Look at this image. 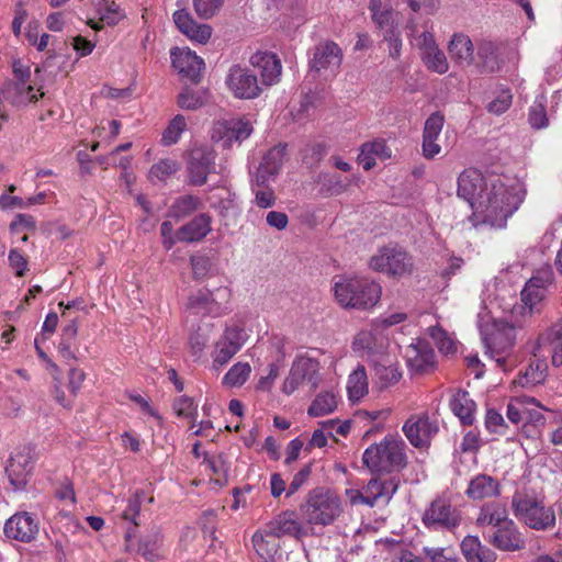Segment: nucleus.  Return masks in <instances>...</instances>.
<instances>
[{"label":"nucleus","instance_id":"f257e3e1","mask_svg":"<svg viewBox=\"0 0 562 562\" xmlns=\"http://www.w3.org/2000/svg\"><path fill=\"white\" fill-rule=\"evenodd\" d=\"M521 201V196L514 189L507 188L499 180H494L491 181L487 191L479 198V205L474 212L481 214L484 222L492 226L502 227L519 207Z\"/></svg>","mask_w":562,"mask_h":562},{"label":"nucleus","instance_id":"f03ea898","mask_svg":"<svg viewBox=\"0 0 562 562\" xmlns=\"http://www.w3.org/2000/svg\"><path fill=\"white\" fill-rule=\"evenodd\" d=\"M406 443L387 435L379 443H372L362 456V462L373 475L391 474L407 465Z\"/></svg>","mask_w":562,"mask_h":562},{"label":"nucleus","instance_id":"7ed1b4c3","mask_svg":"<svg viewBox=\"0 0 562 562\" xmlns=\"http://www.w3.org/2000/svg\"><path fill=\"white\" fill-rule=\"evenodd\" d=\"M302 518L310 525L328 526L342 513V502L337 493L326 487H315L308 492L300 506Z\"/></svg>","mask_w":562,"mask_h":562},{"label":"nucleus","instance_id":"20e7f679","mask_svg":"<svg viewBox=\"0 0 562 562\" xmlns=\"http://www.w3.org/2000/svg\"><path fill=\"white\" fill-rule=\"evenodd\" d=\"M334 292L342 307L366 310L379 302L381 285L366 278H351L336 282Z\"/></svg>","mask_w":562,"mask_h":562},{"label":"nucleus","instance_id":"39448f33","mask_svg":"<svg viewBox=\"0 0 562 562\" xmlns=\"http://www.w3.org/2000/svg\"><path fill=\"white\" fill-rule=\"evenodd\" d=\"M512 509L514 516L531 529L547 530L555 525L554 510L531 494L516 492L512 498Z\"/></svg>","mask_w":562,"mask_h":562},{"label":"nucleus","instance_id":"423d86ee","mask_svg":"<svg viewBox=\"0 0 562 562\" xmlns=\"http://www.w3.org/2000/svg\"><path fill=\"white\" fill-rule=\"evenodd\" d=\"M369 265L374 271L403 277L413 272L414 259L404 248L397 245H387L371 257Z\"/></svg>","mask_w":562,"mask_h":562},{"label":"nucleus","instance_id":"0eeeda50","mask_svg":"<svg viewBox=\"0 0 562 562\" xmlns=\"http://www.w3.org/2000/svg\"><path fill=\"white\" fill-rule=\"evenodd\" d=\"M486 352L495 358L498 366L505 362L506 353L515 344V327L504 321H495L481 330Z\"/></svg>","mask_w":562,"mask_h":562},{"label":"nucleus","instance_id":"6e6552de","mask_svg":"<svg viewBox=\"0 0 562 562\" xmlns=\"http://www.w3.org/2000/svg\"><path fill=\"white\" fill-rule=\"evenodd\" d=\"M319 369L321 366L316 359L310 357L296 358L283 382L282 391L290 395L304 382L310 385L312 391L316 390L322 380Z\"/></svg>","mask_w":562,"mask_h":562},{"label":"nucleus","instance_id":"1a4fd4ad","mask_svg":"<svg viewBox=\"0 0 562 562\" xmlns=\"http://www.w3.org/2000/svg\"><path fill=\"white\" fill-rule=\"evenodd\" d=\"M216 153L207 147H195L190 151L188 159L189 183L192 186H203L207 181V176L215 171Z\"/></svg>","mask_w":562,"mask_h":562},{"label":"nucleus","instance_id":"9d476101","mask_svg":"<svg viewBox=\"0 0 562 562\" xmlns=\"http://www.w3.org/2000/svg\"><path fill=\"white\" fill-rule=\"evenodd\" d=\"M252 132L249 121L243 119L218 120L213 124L211 137L222 146L229 148L234 143H241Z\"/></svg>","mask_w":562,"mask_h":562},{"label":"nucleus","instance_id":"9b49d317","mask_svg":"<svg viewBox=\"0 0 562 562\" xmlns=\"http://www.w3.org/2000/svg\"><path fill=\"white\" fill-rule=\"evenodd\" d=\"M225 82L237 99H255L261 93L257 76L239 65L231 67Z\"/></svg>","mask_w":562,"mask_h":562},{"label":"nucleus","instance_id":"f8f14e48","mask_svg":"<svg viewBox=\"0 0 562 562\" xmlns=\"http://www.w3.org/2000/svg\"><path fill=\"white\" fill-rule=\"evenodd\" d=\"M438 430L437 423L431 422L427 413L412 415L403 425V432L415 448H428Z\"/></svg>","mask_w":562,"mask_h":562},{"label":"nucleus","instance_id":"ddd939ff","mask_svg":"<svg viewBox=\"0 0 562 562\" xmlns=\"http://www.w3.org/2000/svg\"><path fill=\"white\" fill-rule=\"evenodd\" d=\"M423 522L428 528H442L452 530L461 522V515L457 508L443 498L432 501L423 515Z\"/></svg>","mask_w":562,"mask_h":562},{"label":"nucleus","instance_id":"4468645a","mask_svg":"<svg viewBox=\"0 0 562 562\" xmlns=\"http://www.w3.org/2000/svg\"><path fill=\"white\" fill-rule=\"evenodd\" d=\"M34 448L31 445H25L16 449L15 453L11 456L5 472L9 476L10 483L15 488H22L27 483V477L33 470Z\"/></svg>","mask_w":562,"mask_h":562},{"label":"nucleus","instance_id":"2eb2a0df","mask_svg":"<svg viewBox=\"0 0 562 562\" xmlns=\"http://www.w3.org/2000/svg\"><path fill=\"white\" fill-rule=\"evenodd\" d=\"M341 61V48L333 41H324L314 46L310 68L317 74L322 71L336 74L340 68Z\"/></svg>","mask_w":562,"mask_h":562},{"label":"nucleus","instance_id":"dca6fc26","mask_svg":"<svg viewBox=\"0 0 562 562\" xmlns=\"http://www.w3.org/2000/svg\"><path fill=\"white\" fill-rule=\"evenodd\" d=\"M171 64L178 70L182 79L189 80L193 85L201 81L204 61L190 49L173 47L170 50Z\"/></svg>","mask_w":562,"mask_h":562},{"label":"nucleus","instance_id":"f3484780","mask_svg":"<svg viewBox=\"0 0 562 562\" xmlns=\"http://www.w3.org/2000/svg\"><path fill=\"white\" fill-rule=\"evenodd\" d=\"M3 531L9 539L30 542L38 533V521L27 512L16 513L5 521Z\"/></svg>","mask_w":562,"mask_h":562},{"label":"nucleus","instance_id":"a211bd4d","mask_svg":"<svg viewBox=\"0 0 562 562\" xmlns=\"http://www.w3.org/2000/svg\"><path fill=\"white\" fill-rule=\"evenodd\" d=\"M490 188L481 172L475 169L464 170L458 178V195L469 202L473 211L477 207L479 198Z\"/></svg>","mask_w":562,"mask_h":562},{"label":"nucleus","instance_id":"6ab92c4d","mask_svg":"<svg viewBox=\"0 0 562 562\" xmlns=\"http://www.w3.org/2000/svg\"><path fill=\"white\" fill-rule=\"evenodd\" d=\"M244 330L239 327H227L223 336L216 341L213 353V366L220 368L226 364L241 348Z\"/></svg>","mask_w":562,"mask_h":562},{"label":"nucleus","instance_id":"aec40b11","mask_svg":"<svg viewBox=\"0 0 562 562\" xmlns=\"http://www.w3.org/2000/svg\"><path fill=\"white\" fill-rule=\"evenodd\" d=\"M406 363L412 373L425 374L435 367V352L425 340H417L406 349Z\"/></svg>","mask_w":562,"mask_h":562},{"label":"nucleus","instance_id":"412c9836","mask_svg":"<svg viewBox=\"0 0 562 562\" xmlns=\"http://www.w3.org/2000/svg\"><path fill=\"white\" fill-rule=\"evenodd\" d=\"M490 542L502 551H518L525 548V540L512 519L497 527Z\"/></svg>","mask_w":562,"mask_h":562},{"label":"nucleus","instance_id":"4be33fe9","mask_svg":"<svg viewBox=\"0 0 562 562\" xmlns=\"http://www.w3.org/2000/svg\"><path fill=\"white\" fill-rule=\"evenodd\" d=\"M173 21L182 34L198 43L205 44L212 35V27L195 22L186 9L177 10L173 13Z\"/></svg>","mask_w":562,"mask_h":562},{"label":"nucleus","instance_id":"5701e85b","mask_svg":"<svg viewBox=\"0 0 562 562\" xmlns=\"http://www.w3.org/2000/svg\"><path fill=\"white\" fill-rule=\"evenodd\" d=\"M250 64L260 71L262 85L272 86L279 81L282 66L276 54L258 52L250 57Z\"/></svg>","mask_w":562,"mask_h":562},{"label":"nucleus","instance_id":"b1692460","mask_svg":"<svg viewBox=\"0 0 562 562\" xmlns=\"http://www.w3.org/2000/svg\"><path fill=\"white\" fill-rule=\"evenodd\" d=\"M211 232V217L202 213L181 226L177 232V239L184 243H194L203 239Z\"/></svg>","mask_w":562,"mask_h":562},{"label":"nucleus","instance_id":"393cba45","mask_svg":"<svg viewBox=\"0 0 562 562\" xmlns=\"http://www.w3.org/2000/svg\"><path fill=\"white\" fill-rule=\"evenodd\" d=\"M187 307L194 314L218 316L224 308L207 289H201L189 296Z\"/></svg>","mask_w":562,"mask_h":562},{"label":"nucleus","instance_id":"a878e982","mask_svg":"<svg viewBox=\"0 0 562 562\" xmlns=\"http://www.w3.org/2000/svg\"><path fill=\"white\" fill-rule=\"evenodd\" d=\"M32 91V86H25V83L22 82L7 81L0 89V97L14 106H21L38 100L37 95L33 94Z\"/></svg>","mask_w":562,"mask_h":562},{"label":"nucleus","instance_id":"bb28decb","mask_svg":"<svg viewBox=\"0 0 562 562\" xmlns=\"http://www.w3.org/2000/svg\"><path fill=\"white\" fill-rule=\"evenodd\" d=\"M286 145L271 148L265 156L258 169L257 184H263L268 177L279 173L285 156Z\"/></svg>","mask_w":562,"mask_h":562},{"label":"nucleus","instance_id":"cd10ccee","mask_svg":"<svg viewBox=\"0 0 562 562\" xmlns=\"http://www.w3.org/2000/svg\"><path fill=\"white\" fill-rule=\"evenodd\" d=\"M473 44L470 37L462 33L452 36L448 45V53L451 59L459 66H470L473 64Z\"/></svg>","mask_w":562,"mask_h":562},{"label":"nucleus","instance_id":"c85d7f7f","mask_svg":"<svg viewBox=\"0 0 562 562\" xmlns=\"http://www.w3.org/2000/svg\"><path fill=\"white\" fill-rule=\"evenodd\" d=\"M465 494L474 501L497 496L499 494V483L491 475L477 474L470 481Z\"/></svg>","mask_w":562,"mask_h":562},{"label":"nucleus","instance_id":"c756f323","mask_svg":"<svg viewBox=\"0 0 562 562\" xmlns=\"http://www.w3.org/2000/svg\"><path fill=\"white\" fill-rule=\"evenodd\" d=\"M252 544L257 554L262 559V562H279L281 553L279 552L280 544L278 539L267 530L263 533L256 532L252 536Z\"/></svg>","mask_w":562,"mask_h":562},{"label":"nucleus","instance_id":"7c9ffc66","mask_svg":"<svg viewBox=\"0 0 562 562\" xmlns=\"http://www.w3.org/2000/svg\"><path fill=\"white\" fill-rule=\"evenodd\" d=\"M461 551L468 562H495L496 560V553L483 546L475 536H467L462 540Z\"/></svg>","mask_w":562,"mask_h":562},{"label":"nucleus","instance_id":"2f4dec72","mask_svg":"<svg viewBox=\"0 0 562 562\" xmlns=\"http://www.w3.org/2000/svg\"><path fill=\"white\" fill-rule=\"evenodd\" d=\"M475 67L483 75H491L501 69L497 48L492 42H483L479 45Z\"/></svg>","mask_w":562,"mask_h":562},{"label":"nucleus","instance_id":"473e14b6","mask_svg":"<svg viewBox=\"0 0 562 562\" xmlns=\"http://www.w3.org/2000/svg\"><path fill=\"white\" fill-rule=\"evenodd\" d=\"M450 407L462 425H472L474 422L475 403L467 391L459 390L450 401Z\"/></svg>","mask_w":562,"mask_h":562},{"label":"nucleus","instance_id":"72a5a7b5","mask_svg":"<svg viewBox=\"0 0 562 562\" xmlns=\"http://www.w3.org/2000/svg\"><path fill=\"white\" fill-rule=\"evenodd\" d=\"M292 515L284 513L278 517L274 525L270 526L269 531L277 538L283 536H292L295 539L301 540L307 536L306 529L291 517Z\"/></svg>","mask_w":562,"mask_h":562},{"label":"nucleus","instance_id":"f704fd0d","mask_svg":"<svg viewBox=\"0 0 562 562\" xmlns=\"http://www.w3.org/2000/svg\"><path fill=\"white\" fill-rule=\"evenodd\" d=\"M508 520L510 519L508 518L506 506L501 503L491 502L482 506L476 522L480 526L499 527Z\"/></svg>","mask_w":562,"mask_h":562},{"label":"nucleus","instance_id":"c9c22d12","mask_svg":"<svg viewBox=\"0 0 562 562\" xmlns=\"http://www.w3.org/2000/svg\"><path fill=\"white\" fill-rule=\"evenodd\" d=\"M548 291L541 285L527 282L521 291V302L529 314L540 313L546 304Z\"/></svg>","mask_w":562,"mask_h":562},{"label":"nucleus","instance_id":"e433bc0d","mask_svg":"<svg viewBox=\"0 0 562 562\" xmlns=\"http://www.w3.org/2000/svg\"><path fill=\"white\" fill-rule=\"evenodd\" d=\"M162 543V536L158 529H151L142 537L137 544V553L142 554L147 561L153 562L158 558V550Z\"/></svg>","mask_w":562,"mask_h":562},{"label":"nucleus","instance_id":"4c0bfd02","mask_svg":"<svg viewBox=\"0 0 562 562\" xmlns=\"http://www.w3.org/2000/svg\"><path fill=\"white\" fill-rule=\"evenodd\" d=\"M207 100V90H193L190 87H184L178 95L177 103L183 110L194 111L202 108Z\"/></svg>","mask_w":562,"mask_h":562},{"label":"nucleus","instance_id":"58836bf2","mask_svg":"<svg viewBox=\"0 0 562 562\" xmlns=\"http://www.w3.org/2000/svg\"><path fill=\"white\" fill-rule=\"evenodd\" d=\"M374 378L381 390L386 389L400 381L402 373L396 366L384 364L381 362L374 363Z\"/></svg>","mask_w":562,"mask_h":562},{"label":"nucleus","instance_id":"ea45409f","mask_svg":"<svg viewBox=\"0 0 562 562\" xmlns=\"http://www.w3.org/2000/svg\"><path fill=\"white\" fill-rule=\"evenodd\" d=\"M337 407L336 396L331 392L318 394L310 405L307 413L310 416L318 417L333 413Z\"/></svg>","mask_w":562,"mask_h":562},{"label":"nucleus","instance_id":"a19ab883","mask_svg":"<svg viewBox=\"0 0 562 562\" xmlns=\"http://www.w3.org/2000/svg\"><path fill=\"white\" fill-rule=\"evenodd\" d=\"M348 393L350 400H359L368 392L367 373L364 367L360 366L349 375Z\"/></svg>","mask_w":562,"mask_h":562},{"label":"nucleus","instance_id":"79ce46f5","mask_svg":"<svg viewBox=\"0 0 562 562\" xmlns=\"http://www.w3.org/2000/svg\"><path fill=\"white\" fill-rule=\"evenodd\" d=\"M213 325L201 323L189 336V347L193 356H200L204 350L212 331Z\"/></svg>","mask_w":562,"mask_h":562},{"label":"nucleus","instance_id":"37998d69","mask_svg":"<svg viewBox=\"0 0 562 562\" xmlns=\"http://www.w3.org/2000/svg\"><path fill=\"white\" fill-rule=\"evenodd\" d=\"M250 371L251 369L248 363L237 362L224 375L223 384L231 387L240 386L247 381Z\"/></svg>","mask_w":562,"mask_h":562},{"label":"nucleus","instance_id":"c03bdc74","mask_svg":"<svg viewBox=\"0 0 562 562\" xmlns=\"http://www.w3.org/2000/svg\"><path fill=\"white\" fill-rule=\"evenodd\" d=\"M544 103L546 100L543 97L537 98L529 109L528 121L535 130L544 128L549 124Z\"/></svg>","mask_w":562,"mask_h":562},{"label":"nucleus","instance_id":"a18cd8bd","mask_svg":"<svg viewBox=\"0 0 562 562\" xmlns=\"http://www.w3.org/2000/svg\"><path fill=\"white\" fill-rule=\"evenodd\" d=\"M422 552L429 562H458L459 560L452 547H424Z\"/></svg>","mask_w":562,"mask_h":562},{"label":"nucleus","instance_id":"49530a36","mask_svg":"<svg viewBox=\"0 0 562 562\" xmlns=\"http://www.w3.org/2000/svg\"><path fill=\"white\" fill-rule=\"evenodd\" d=\"M547 364L542 361L530 363L525 373L519 376L518 383L521 386L536 385L544 380Z\"/></svg>","mask_w":562,"mask_h":562},{"label":"nucleus","instance_id":"de8ad7c7","mask_svg":"<svg viewBox=\"0 0 562 562\" xmlns=\"http://www.w3.org/2000/svg\"><path fill=\"white\" fill-rule=\"evenodd\" d=\"M172 408L178 417L192 419L191 428L194 427L198 406L194 400L189 396H180L173 401Z\"/></svg>","mask_w":562,"mask_h":562},{"label":"nucleus","instance_id":"09e8293b","mask_svg":"<svg viewBox=\"0 0 562 562\" xmlns=\"http://www.w3.org/2000/svg\"><path fill=\"white\" fill-rule=\"evenodd\" d=\"M187 123L183 115L178 114L176 115L165 130L162 134V143L166 146H170L172 144H176L178 139L180 138L181 133L186 130Z\"/></svg>","mask_w":562,"mask_h":562},{"label":"nucleus","instance_id":"8fccbe9b","mask_svg":"<svg viewBox=\"0 0 562 562\" xmlns=\"http://www.w3.org/2000/svg\"><path fill=\"white\" fill-rule=\"evenodd\" d=\"M179 170V164L173 159H161L151 166L149 170L150 179L165 181L171 175Z\"/></svg>","mask_w":562,"mask_h":562},{"label":"nucleus","instance_id":"3c124183","mask_svg":"<svg viewBox=\"0 0 562 562\" xmlns=\"http://www.w3.org/2000/svg\"><path fill=\"white\" fill-rule=\"evenodd\" d=\"M200 200L193 195H183L177 199L172 206V212L176 217H184L198 210Z\"/></svg>","mask_w":562,"mask_h":562},{"label":"nucleus","instance_id":"603ef678","mask_svg":"<svg viewBox=\"0 0 562 562\" xmlns=\"http://www.w3.org/2000/svg\"><path fill=\"white\" fill-rule=\"evenodd\" d=\"M423 60L429 70L440 75L446 74L449 69L446 55L439 48L434 53L431 52V54L423 56Z\"/></svg>","mask_w":562,"mask_h":562},{"label":"nucleus","instance_id":"864d4df0","mask_svg":"<svg viewBox=\"0 0 562 562\" xmlns=\"http://www.w3.org/2000/svg\"><path fill=\"white\" fill-rule=\"evenodd\" d=\"M223 0H193V8L195 13L201 19L213 18L222 8Z\"/></svg>","mask_w":562,"mask_h":562},{"label":"nucleus","instance_id":"5fc2aeb1","mask_svg":"<svg viewBox=\"0 0 562 562\" xmlns=\"http://www.w3.org/2000/svg\"><path fill=\"white\" fill-rule=\"evenodd\" d=\"M513 95L508 89L502 90L496 98L487 104V111L493 114H502L512 104Z\"/></svg>","mask_w":562,"mask_h":562},{"label":"nucleus","instance_id":"6e6d98bb","mask_svg":"<svg viewBox=\"0 0 562 562\" xmlns=\"http://www.w3.org/2000/svg\"><path fill=\"white\" fill-rule=\"evenodd\" d=\"M363 488L368 506L373 507L380 498H383V485L379 476H373Z\"/></svg>","mask_w":562,"mask_h":562},{"label":"nucleus","instance_id":"4d7b16f0","mask_svg":"<svg viewBox=\"0 0 562 562\" xmlns=\"http://www.w3.org/2000/svg\"><path fill=\"white\" fill-rule=\"evenodd\" d=\"M443 122L445 119L442 114L439 112L432 113L425 122L423 137L438 138L442 130Z\"/></svg>","mask_w":562,"mask_h":562},{"label":"nucleus","instance_id":"13d9d810","mask_svg":"<svg viewBox=\"0 0 562 562\" xmlns=\"http://www.w3.org/2000/svg\"><path fill=\"white\" fill-rule=\"evenodd\" d=\"M211 266V259L206 256L191 257L193 278L198 281L203 280L209 274Z\"/></svg>","mask_w":562,"mask_h":562},{"label":"nucleus","instance_id":"bf43d9fd","mask_svg":"<svg viewBox=\"0 0 562 562\" xmlns=\"http://www.w3.org/2000/svg\"><path fill=\"white\" fill-rule=\"evenodd\" d=\"M554 272L551 266H544L536 271L532 278L528 281L535 285H541L548 291V288L553 284Z\"/></svg>","mask_w":562,"mask_h":562},{"label":"nucleus","instance_id":"052dcab7","mask_svg":"<svg viewBox=\"0 0 562 562\" xmlns=\"http://www.w3.org/2000/svg\"><path fill=\"white\" fill-rule=\"evenodd\" d=\"M9 266L15 271L16 277H23L27 270V259L18 249H11L8 256Z\"/></svg>","mask_w":562,"mask_h":562},{"label":"nucleus","instance_id":"680f3d73","mask_svg":"<svg viewBox=\"0 0 562 562\" xmlns=\"http://www.w3.org/2000/svg\"><path fill=\"white\" fill-rule=\"evenodd\" d=\"M312 473V463L305 464L294 476L286 491V496L296 493L308 480Z\"/></svg>","mask_w":562,"mask_h":562},{"label":"nucleus","instance_id":"e2e57ef3","mask_svg":"<svg viewBox=\"0 0 562 562\" xmlns=\"http://www.w3.org/2000/svg\"><path fill=\"white\" fill-rule=\"evenodd\" d=\"M348 184L349 183L344 181L341 179V177L337 173L327 175L324 177V180H323V186L326 187V190L331 195H337V194L342 193L347 189Z\"/></svg>","mask_w":562,"mask_h":562},{"label":"nucleus","instance_id":"0e129e2a","mask_svg":"<svg viewBox=\"0 0 562 562\" xmlns=\"http://www.w3.org/2000/svg\"><path fill=\"white\" fill-rule=\"evenodd\" d=\"M10 232L15 234L21 229L35 231L36 223L33 216L27 214H18L10 223Z\"/></svg>","mask_w":562,"mask_h":562},{"label":"nucleus","instance_id":"69168bd1","mask_svg":"<svg viewBox=\"0 0 562 562\" xmlns=\"http://www.w3.org/2000/svg\"><path fill=\"white\" fill-rule=\"evenodd\" d=\"M384 41L389 44V55L390 57L397 59L401 56L402 49V40L400 37V33L395 30H387L384 34Z\"/></svg>","mask_w":562,"mask_h":562},{"label":"nucleus","instance_id":"338daca9","mask_svg":"<svg viewBox=\"0 0 562 562\" xmlns=\"http://www.w3.org/2000/svg\"><path fill=\"white\" fill-rule=\"evenodd\" d=\"M123 18L120 12V7L114 2L106 3L105 11L101 14L100 20L105 22L108 25H116Z\"/></svg>","mask_w":562,"mask_h":562},{"label":"nucleus","instance_id":"774afa93","mask_svg":"<svg viewBox=\"0 0 562 562\" xmlns=\"http://www.w3.org/2000/svg\"><path fill=\"white\" fill-rule=\"evenodd\" d=\"M276 201L277 196L272 189L266 188L257 190L255 193V203L261 209L272 207Z\"/></svg>","mask_w":562,"mask_h":562}]
</instances>
